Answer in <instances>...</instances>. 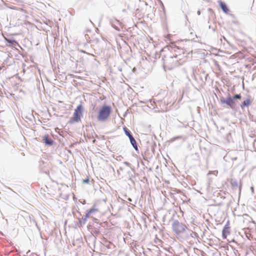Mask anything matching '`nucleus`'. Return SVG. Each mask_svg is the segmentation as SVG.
Returning a JSON list of instances; mask_svg holds the SVG:
<instances>
[{
    "mask_svg": "<svg viewBox=\"0 0 256 256\" xmlns=\"http://www.w3.org/2000/svg\"><path fill=\"white\" fill-rule=\"evenodd\" d=\"M124 130L126 134L130 138L132 136V135L130 134V132L126 128H124Z\"/></svg>",
    "mask_w": 256,
    "mask_h": 256,
    "instance_id": "nucleus-11",
    "label": "nucleus"
},
{
    "mask_svg": "<svg viewBox=\"0 0 256 256\" xmlns=\"http://www.w3.org/2000/svg\"><path fill=\"white\" fill-rule=\"evenodd\" d=\"M226 103L227 105L229 106L232 108H234L235 106V102L233 99L230 97L228 98L226 100L223 102Z\"/></svg>",
    "mask_w": 256,
    "mask_h": 256,
    "instance_id": "nucleus-5",
    "label": "nucleus"
},
{
    "mask_svg": "<svg viewBox=\"0 0 256 256\" xmlns=\"http://www.w3.org/2000/svg\"><path fill=\"white\" fill-rule=\"evenodd\" d=\"M130 138L131 144L132 145V146L136 149L137 148L136 142V140H134V138H133L132 136H131L130 138Z\"/></svg>",
    "mask_w": 256,
    "mask_h": 256,
    "instance_id": "nucleus-9",
    "label": "nucleus"
},
{
    "mask_svg": "<svg viewBox=\"0 0 256 256\" xmlns=\"http://www.w3.org/2000/svg\"><path fill=\"white\" fill-rule=\"evenodd\" d=\"M185 226L176 222L172 224V230L177 234L182 233L185 230Z\"/></svg>",
    "mask_w": 256,
    "mask_h": 256,
    "instance_id": "nucleus-3",
    "label": "nucleus"
},
{
    "mask_svg": "<svg viewBox=\"0 0 256 256\" xmlns=\"http://www.w3.org/2000/svg\"><path fill=\"white\" fill-rule=\"evenodd\" d=\"M219 4L222 9V10L226 14H228L229 12V10L226 4L222 2H220Z\"/></svg>",
    "mask_w": 256,
    "mask_h": 256,
    "instance_id": "nucleus-7",
    "label": "nucleus"
},
{
    "mask_svg": "<svg viewBox=\"0 0 256 256\" xmlns=\"http://www.w3.org/2000/svg\"><path fill=\"white\" fill-rule=\"evenodd\" d=\"M251 103V101L250 99H246V100H244L243 102L242 103L241 105V107L242 108H244L246 106H249Z\"/></svg>",
    "mask_w": 256,
    "mask_h": 256,
    "instance_id": "nucleus-8",
    "label": "nucleus"
},
{
    "mask_svg": "<svg viewBox=\"0 0 256 256\" xmlns=\"http://www.w3.org/2000/svg\"><path fill=\"white\" fill-rule=\"evenodd\" d=\"M84 182H87L88 183L89 182V180L88 179L84 180Z\"/></svg>",
    "mask_w": 256,
    "mask_h": 256,
    "instance_id": "nucleus-13",
    "label": "nucleus"
},
{
    "mask_svg": "<svg viewBox=\"0 0 256 256\" xmlns=\"http://www.w3.org/2000/svg\"><path fill=\"white\" fill-rule=\"evenodd\" d=\"M230 233V222L228 221L226 224L224 226L222 232V236L224 239H226L228 235Z\"/></svg>",
    "mask_w": 256,
    "mask_h": 256,
    "instance_id": "nucleus-4",
    "label": "nucleus"
},
{
    "mask_svg": "<svg viewBox=\"0 0 256 256\" xmlns=\"http://www.w3.org/2000/svg\"><path fill=\"white\" fill-rule=\"evenodd\" d=\"M98 210L96 208H91L90 209L88 212L86 213V217L87 218H89L91 214L92 213L94 212H96Z\"/></svg>",
    "mask_w": 256,
    "mask_h": 256,
    "instance_id": "nucleus-10",
    "label": "nucleus"
},
{
    "mask_svg": "<svg viewBox=\"0 0 256 256\" xmlns=\"http://www.w3.org/2000/svg\"><path fill=\"white\" fill-rule=\"evenodd\" d=\"M42 140L46 144L52 145L53 144V141L49 138L48 134L44 135Z\"/></svg>",
    "mask_w": 256,
    "mask_h": 256,
    "instance_id": "nucleus-6",
    "label": "nucleus"
},
{
    "mask_svg": "<svg viewBox=\"0 0 256 256\" xmlns=\"http://www.w3.org/2000/svg\"><path fill=\"white\" fill-rule=\"evenodd\" d=\"M7 41H8V42H9V43L12 44V41H11V40H7Z\"/></svg>",
    "mask_w": 256,
    "mask_h": 256,
    "instance_id": "nucleus-14",
    "label": "nucleus"
},
{
    "mask_svg": "<svg viewBox=\"0 0 256 256\" xmlns=\"http://www.w3.org/2000/svg\"><path fill=\"white\" fill-rule=\"evenodd\" d=\"M241 95L240 94H236L234 96V99H240Z\"/></svg>",
    "mask_w": 256,
    "mask_h": 256,
    "instance_id": "nucleus-12",
    "label": "nucleus"
},
{
    "mask_svg": "<svg viewBox=\"0 0 256 256\" xmlns=\"http://www.w3.org/2000/svg\"><path fill=\"white\" fill-rule=\"evenodd\" d=\"M83 107L82 104L78 106L74 110L72 117L70 119L69 123L73 124L80 121L82 114Z\"/></svg>",
    "mask_w": 256,
    "mask_h": 256,
    "instance_id": "nucleus-2",
    "label": "nucleus"
},
{
    "mask_svg": "<svg viewBox=\"0 0 256 256\" xmlns=\"http://www.w3.org/2000/svg\"><path fill=\"white\" fill-rule=\"evenodd\" d=\"M112 112V108L108 105H103L98 110L97 119L100 122H105L110 116Z\"/></svg>",
    "mask_w": 256,
    "mask_h": 256,
    "instance_id": "nucleus-1",
    "label": "nucleus"
}]
</instances>
